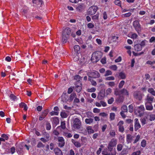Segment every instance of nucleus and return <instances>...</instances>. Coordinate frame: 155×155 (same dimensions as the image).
Wrapping results in <instances>:
<instances>
[{
  "mask_svg": "<svg viewBox=\"0 0 155 155\" xmlns=\"http://www.w3.org/2000/svg\"><path fill=\"white\" fill-rule=\"evenodd\" d=\"M71 33V29L70 28H67L64 30L62 36V41L63 43H66Z\"/></svg>",
  "mask_w": 155,
  "mask_h": 155,
  "instance_id": "nucleus-1",
  "label": "nucleus"
},
{
  "mask_svg": "<svg viewBox=\"0 0 155 155\" xmlns=\"http://www.w3.org/2000/svg\"><path fill=\"white\" fill-rule=\"evenodd\" d=\"M117 144V140L115 139L111 140L107 146L108 150L112 151V155H115L116 154L115 149L113 148V147L115 146Z\"/></svg>",
  "mask_w": 155,
  "mask_h": 155,
  "instance_id": "nucleus-2",
  "label": "nucleus"
},
{
  "mask_svg": "<svg viewBox=\"0 0 155 155\" xmlns=\"http://www.w3.org/2000/svg\"><path fill=\"white\" fill-rule=\"evenodd\" d=\"M102 53L100 51L94 52L92 54L91 60L93 63H96L101 58Z\"/></svg>",
  "mask_w": 155,
  "mask_h": 155,
  "instance_id": "nucleus-3",
  "label": "nucleus"
},
{
  "mask_svg": "<svg viewBox=\"0 0 155 155\" xmlns=\"http://www.w3.org/2000/svg\"><path fill=\"white\" fill-rule=\"evenodd\" d=\"M133 26L137 32L139 33L141 30L140 25L139 23V21L135 20L133 22Z\"/></svg>",
  "mask_w": 155,
  "mask_h": 155,
  "instance_id": "nucleus-4",
  "label": "nucleus"
},
{
  "mask_svg": "<svg viewBox=\"0 0 155 155\" xmlns=\"http://www.w3.org/2000/svg\"><path fill=\"white\" fill-rule=\"evenodd\" d=\"M81 125L80 120L77 118H75L74 120L73 126L75 129H79Z\"/></svg>",
  "mask_w": 155,
  "mask_h": 155,
  "instance_id": "nucleus-5",
  "label": "nucleus"
},
{
  "mask_svg": "<svg viewBox=\"0 0 155 155\" xmlns=\"http://www.w3.org/2000/svg\"><path fill=\"white\" fill-rule=\"evenodd\" d=\"M98 7L95 5H93L90 7L88 10L87 14L89 15H93L96 12Z\"/></svg>",
  "mask_w": 155,
  "mask_h": 155,
  "instance_id": "nucleus-6",
  "label": "nucleus"
},
{
  "mask_svg": "<svg viewBox=\"0 0 155 155\" xmlns=\"http://www.w3.org/2000/svg\"><path fill=\"white\" fill-rule=\"evenodd\" d=\"M134 109L135 112L137 113L140 116H141L143 114L144 111L145 110L143 105H141L140 106L135 107Z\"/></svg>",
  "mask_w": 155,
  "mask_h": 155,
  "instance_id": "nucleus-7",
  "label": "nucleus"
},
{
  "mask_svg": "<svg viewBox=\"0 0 155 155\" xmlns=\"http://www.w3.org/2000/svg\"><path fill=\"white\" fill-rule=\"evenodd\" d=\"M87 74L89 77L94 78H98L100 76V74L99 73L96 71H93L89 72Z\"/></svg>",
  "mask_w": 155,
  "mask_h": 155,
  "instance_id": "nucleus-8",
  "label": "nucleus"
},
{
  "mask_svg": "<svg viewBox=\"0 0 155 155\" xmlns=\"http://www.w3.org/2000/svg\"><path fill=\"white\" fill-rule=\"evenodd\" d=\"M143 95L139 91H136L134 93V97L138 100L140 101L142 100V96Z\"/></svg>",
  "mask_w": 155,
  "mask_h": 155,
  "instance_id": "nucleus-9",
  "label": "nucleus"
},
{
  "mask_svg": "<svg viewBox=\"0 0 155 155\" xmlns=\"http://www.w3.org/2000/svg\"><path fill=\"white\" fill-rule=\"evenodd\" d=\"M34 5L41 9V7L43 3L42 0H33V1Z\"/></svg>",
  "mask_w": 155,
  "mask_h": 155,
  "instance_id": "nucleus-10",
  "label": "nucleus"
},
{
  "mask_svg": "<svg viewBox=\"0 0 155 155\" xmlns=\"http://www.w3.org/2000/svg\"><path fill=\"white\" fill-rule=\"evenodd\" d=\"M75 89L76 91L78 93L80 92L82 89V84L80 81H78L76 83Z\"/></svg>",
  "mask_w": 155,
  "mask_h": 155,
  "instance_id": "nucleus-11",
  "label": "nucleus"
},
{
  "mask_svg": "<svg viewBox=\"0 0 155 155\" xmlns=\"http://www.w3.org/2000/svg\"><path fill=\"white\" fill-rule=\"evenodd\" d=\"M58 146L60 147H62L64 146L65 144L64 140V138L61 137H59L58 138Z\"/></svg>",
  "mask_w": 155,
  "mask_h": 155,
  "instance_id": "nucleus-12",
  "label": "nucleus"
},
{
  "mask_svg": "<svg viewBox=\"0 0 155 155\" xmlns=\"http://www.w3.org/2000/svg\"><path fill=\"white\" fill-rule=\"evenodd\" d=\"M124 123V122L123 121L120 120L117 124V126L118 127V130L121 133H123L124 131V128L123 126Z\"/></svg>",
  "mask_w": 155,
  "mask_h": 155,
  "instance_id": "nucleus-13",
  "label": "nucleus"
},
{
  "mask_svg": "<svg viewBox=\"0 0 155 155\" xmlns=\"http://www.w3.org/2000/svg\"><path fill=\"white\" fill-rule=\"evenodd\" d=\"M134 130L135 131H137L140 128L141 125L137 118H136L134 119Z\"/></svg>",
  "mask_w": 155,
  "mask_h": 155,
  "instance_id": "nucleus-14",
  "label": "nucleus"
},
{
  "mask_svg": "<svg viewBox=\"0 0 155 155\" xmlns=\"http://www.w3.org/2000/svg\"><path fill=\"white\" fill-rule=\"evenodd\" d=\"M85 8V5L84 4H78L76 8L77 10L80 12L82 11Z\"/></svg>",
  "mask_w": 155,
  "mask_h": 155,
  "instance_id": "nucleus-15",
  "label": "nucleus"
},
{
  "mask_svg": "<svg viewBox=\"0 0 155 155\" xmlns=\"http://www.w3.org/2000/svg\"><path fill=\"white\" fill-rule=\"evenodd\" d=\"M54 151L56 155H63L62 151L58 148H55Z\"/></svg>",
  "mask_w": 155,
  "mask_h": 155,
  "instance_id": "nucleus-16",
  "label": "nucleus"
},
{
  "mask_svg": "<svg viewBox=\"0 0 155 155\" xmlns=\"http://www.w3.org/2000/svg\"><path fill=\"white\" fill-rule=\"evenodd\" d=\"M133 138V137L130 134H127L126 135V140L128 143L131 142Z\"/></svg>",
  "mask_w": 155,
  "mask_h": 155,
  "instance_id": "nucleus-17",
  "label": "nucleus"
},
{
  "mask_svg": "<svg viewBox=\"0 0 155 155\" xmlns=\"http://www.w3.org/2000/svg\"><path fill=\"white\" fill-rule=\"evenodd\" d=\"M112 151L108 150L105 149L102 151V153L104 155H110L111 154L112 155Z\"/></svg>",
  "mask_w": 155,
  "mask_h": 155,
  "instance_id": "nucleus-18",
  "label": "nucleus"
},
{
  "mask_svg": "<svg viewBox=\"0 0 155 155\" xmlns=\"http://www.w3.org/2000/svg\"><path fill=\"white\" fill-rule=\"evenodd\" d=\"M148 43V41L145 40L142 41L140 44H137L135 45V47L138 45H140L141 47H143L145 46L146 44Z\"/></svg>",
  "mask_w": 155,
  "mask_h": 155,
  "instance_id": "nucleus-19",
  "label": "nucleus"
},
{
  "mask_svg": "<svg viewBox=\"0 0 155 155\" xmlns=\"http://www.w3.org/2000/svg\"><path fill=\"white\" fill-rule=\"evenodd\" d=\"M121 90L122 96L124 95H128L129 92L126 89H123Z\"/></svg>",
  "mask_w": 155,
  "mask_h": 155,
  "instance_id": "nucleus-20",
  "label": "nucleus"
},
{
  "mask_svg": "<svg viewBox=\"0 0 155 155\" xmlns=\"http://www.w3.org/2000/svg\"><path fill=\"white\" fill-rule=\"evenodd\" d=\"M86 129L88 134H91L93 133L94 132V130L92 129V127L88 126L86 127Z\"/></svg>",
  "mask_w": 155,
  "mask_h": 155,
  "instance_id": "nucleus-21",
  "label": "nucleus"
},
{
  "mask_svg": "<svg viewBox=\"0 0 155 155\" xmlns=\"http://www.w3.org/2000/svg\"><path fill=\"white\" fill-rule=\"evenodd\" d=\"M154 99L153 97L150 96L149 95H147V96L146 100L149 102H151L153 101Z\"/></svg>",
  "mask_w": 155,
  "mask_h": 155,
  "instance_id": "nucleus-22",
  "label": "nucleus"
},
{
  "mask_svg": "<svg viewBox=\"0 0 155 155\" xmlns=\"http://www.w3.org/2000/svg\"><path fill=\"white\" fill-rule=\"evenodd\" d=\"M20 107L21 108H23L25 110H27L28 109V107L27 105L24 103H21L19 104Z\"/></svg>",
  "mask_w": 155,
  "mask_h": 155,
  "instance_id": "nucleus-23",
  "label": "nucleus"
},
{
  "mask_svg": "<svg viewBox=\"0 0 155 155\" xmlns=\"http://www.w3.org/2000/svg\"><path fill=\"white\" fill-rule=\"evenodd\" d=\"M145 106L146 109L147 110H151L153 109V107L151 104H150L149 105L147 104V103H145Z\"/></svg>",
  "mask_w": 155,
  "mask_h": 155,
  "instance_id": "nucleus-24",
  "label": "nucleus"
},
{
  "mask_svg": "<svg viewBox=\"0 0 155 155\" xmlns=\"http://www.w3.org/2000/svg\"><path fill=\"white\" fill-rule=\"evenodd\" d=\"M114 94L116 95H118L119 96H122L121 90H119L117 89H115L114 91Z\"/></svg>",
  "mask_w": 155,
  "mask_h": 155,
  "instance_id": "nucleus-25",
  "label": "nucleus"
},
{
  "mask_svg": "<svg viewBox=\"0 0 155 155\" xmlns=\"http://www.w3.org/2000/svg\"><path fill=\"white\" fill-rule=\"evenodd\" d=\"M52 120L53 123L57 125L59 123V120L58 117H54L53 118H51Z\"/></svg>",
  "mask_w": 155,
  "mask_h": 155,
  "instance_id": "nucleus-26",
  "label": "nucleus"
},
{
  "mask_svg": "<svg viewBox=\"0 0 155 155\" xmlns=\"http://www.w3.org/2000/svg\"><path fill=\"white\" fill-rule=\"evenodd\" d=\"M108 86L113 87L115 86V83L114 81H110L107 82L106 83Z\"/></svg>",
  "mask_w": 155,
  "mask_h": 155,
  "instance_id": "nucleus-27",
  "label": "nucleus"
},
{
  "mask_svg": "<svg viewBox=\"0 0 155 155\" xmlns=\"http://www.w3.org/2000/svg\"><path fill=\"white\" fill-rule=\"evenodd\" d=\"M129 35L131 36V38L133 39H136L138 37V35L135 33L131 32L130 34H129Z\"/></svg>",
  "mask_w": 155,
  "mask_h": 155,
  "instance_id": "nucleus-28",
  "label": "nucleus"
},
{
  "mask_svg": "<svg viewBox=\"0 0 155 155\" xmlns=\"http://www.w3.org/2000/svg\"><path fill=\"white\" fill-rule=\"evenodd\" d=\"M93 119L92 118H86L85 120V122L87 124H90L93 122Z\"/></svg>",
  "mask_w": 155,
  "mask_h": 155,
  "instance_id": "nucleus-29",
  "label": "nucleus"
},
{
  "mask_svg": "<svg viewBox=\"0 0 155 155\" xmlns=\"http://www.w3.org/2000/svg\"><path fill=\"white\" fill-rule=\"evenodd\" d=\"M148 91L154 96H155V91L153 88H149L148 90Z\"/></svg>",
  "mask_w": 155,
  "mask_h": 155,
  "instance_id": "nucleus-30",
  "label": "nucleus"
},
{
  "mask_svg": "<svg viewBox=\"0 0 155 155\" xmlns=\"http://www.w3.org/2000/svg\"><path fill=\"white\" fill-rule=\"evenodd\" d=\"M121 111L127 112V106L125 105H123L121 108Z\"/></svg>",
  "mask_w": 155,
  "mask_h": 155,
  "instance_id": "nucleus-31",
  "label": "nucleus"
},
{
  "mask_svg": "<svg viewBox=\"0 0 155 155\" xmlns=\"http://www.w3.org/2000/svg\"><path fill=\"white\" fill-rule=\"evenodd\" d=\"M119 77L121 79H124L126 78V76L124 73L120 72L119 73Z\"/></svg>",
  "mask_w": 155,
  "mask_h": 155,
  "instance_id": "nucleus-32",
  "label": "nucleus"
},
{
  "mask_svg": "<svg viewBox=\"0 0 155 155\" xmlns=\"http://www.w3.org/2000/svg\"><path fill=\"white\" fill-rule=\"evenodd\" d=\"M77 95L75 93H73L70 95L69 100L71 101H72L74 98L76 97Z\"/></svg>",
  "mask_w": 155,
  "mask_h": 155,
  "instance_id": "nucleus-33",
  "label": "nucleus"
},
{
  "mask_svg": "<svg viewBox=\"0 0 155 155\" xmlns=\"http://www.w3.org/2000/svg\"><path fill=\"white\" fill-rule=\"evenodd\" d=\"M149 119L150 120L152 121L155 120V114H150L149 115Z\"/></svg>",
  "mask_w": 155,
  "mask_h": 155,
  "instance_id": "nucleus-34",
  "label": "nucleus"
},
{
  "mask_svg": "<svg viewBox=\"0 0 155 155\" xmlns=\"http://www.w3.org/2000/svg\"><path fill=\"white\" fill-rule=\"evenodd\" d=\"M115 114L114 113H111L110 114V120H114L115 119Z\"/></svg>",
  "mask_w": 155,
  "mask_h": 155,
  "instance_id": "nucleus-35",
  "label": "nucleus"
},
{
  "mask_svg": "<svg viewBox=\"0 0 155 155\" xmlns=\"http://www.w3.org/2000/svg\"><path fill=\"white\" fill-rule=\"evenodd\" d=\"M123 146L121 144H119L117 145V149L118 151H121L122 149Z\"/></svg>",
  "mask_w": 155,
  "mask_h": 155,
  "instance_id": "nucleus-36",
  "label": "nucleus"
},
{
  "mask_svg": "<svg viewBox=\"0 0 155 155\" xmlns=\"http://www.w3.org/2000/svg\"><path fill=\"white\" fill-rule=\"evenodd\" d=\"M109 68L114 71H116L117 69V67L116 65H113L110 66Z\"/></svg>",
  "mask_w": 155,
  "mask_h": 155,
  "instance_id": "nucleus-37",
  "label": "nucleus"
},
{
  "mask_svg": "<svg viewBox=\"0 0 155 155\" xmlns=\"http://www.w3.org/2000/svg\"><path fill=\"white\" fill-rule=\"evenodd\" d=\"M112 92V90L111 88H109L107 89L105 92V94L107 95L110 94Z\"/></svg>",
  "mask_w": 155,
  "mask_h": 155,
  "instance_id": "nucleus-38",
  "label": "nucleus"
},
{
  "mask_svg": "<svg viewBox=\"0 0 155 155\" xmlns=\"http://www.w3.org/2000/svg\"><path fill=\"white\" fill-rule=\"evenodd\" d=\"M131 15V13L130 12H128L126 14H122L121 15V16L123 18L124 17H130Z\"/></svg>",
  "mask_w": 155,
  "mask_h": 155,
  "instance_id": "nucleus-39",
  "label": "nucleus"
},
{
  "mask_svg": "<svg viewBox=\"0 0 155 155\" xmlns=\"http://www.w3.org/2000/svg\"><path fill=\"white\" fill-rule=\"evenodd\" d=\"M60 115L61 117L63 118H66L67 116L66 113L64 111L61 112V113Z\"/></svg>",
  "mask_w": 155,
  "mask_h": 155,
  "instance_id": "nucleus-40",
  "label": "nucleus"
},
{
  "mask_svg": "<svg viewBox=\"0 0 155 155\" xmlns=\"http://www.w3.org/2000/svg\"><path fill=\"white\" fill-rule=\"evenodd\" d=\"M146 141L145 140H143L141 143V146L143 147H145L146 146Z\"/></svg>",
  "mask_w": 155,
  "mask_h": 155,
  "instance_id": "nucleus-41",
  "label": "nucleus"
},
{
  "mask_svg": "<svg viewBox=\"0 0 155 155\" xmlns=\"http://www.w3.org/2000/svg\"><path fill=\"white\" fill-rule=\"evenodd\" d=\"M3 138H4V139L5 140H5H7L9 137L8 135L7 134H2L1 136Z\"/></svg>",
  "mask_w": 155,
  "mask_h": 155,
  "instance_id": "nucleus-42",
  "label": "nucleus"
},
{
  "mask_svg": "<svg viewBox=\"0 0 155 155\" xmlns=\"http://www.w3.org/2000/svg\"><path fill=\"white\" fill-rule=\"evenodd\" d=\"M128 110L129 112H132L134 110L133 106L132 104H130L128 106Z\"/></svg>",
  "mask_w": 155,
  "mask_h": 155,
  "instance_id": "nucleus-43",
  "label": "nucleus"
},
{
  "mask_svg": "<svg viewBox=\"0 0 155 155\" xmlns=\"http://www.w3.org/2000/svg\"><path fill=\"white\" fill-rule=\"evenodd\" d=\"M48 109L45 110L44 111L42 114V115L44 116L45 117L48 114Z\"/></svg>",
  "mask_w": 155,
  "mask_h": 155,
  "instance_id": "nucleus-44",
  "label": "nucleus"
},
{
  "mask_svg": "<svg viewBox=\"0 0 155 155\" xmlns=\"http://www.w3.org/2000/svg\"><path fill=\"white\" fill-rule=\"evenodd\" d=\"M125 84V81H121L119 83L118 87L120 88H121L122 87L123 85Z\"/></svg>",
  "mask_w": 155,
  "mask_h": 155,
  "instance_id": "nucleus-45",
  "label": "nucleus"
},
{
  "mask_svg": "<svg viewBox=\"0 0 155 155\" xmlns=\"http://www.w3.org/2000/svg\"><path fill=\"white\" fill-rule=\"evenodd\" d=\"M96 90V89L95 87H93L91 88L88 89L87 91L89 92H95Z\"/></svg>",
  "mask_w": 155,
  "mask_h": 155,
  "instance_id": "nucleus-46",
  "label": "nucleus"
},
{
  "mask_svg": "<svg viewBox=\"0 0 155 155\" xmlns=\"http://www.w3.org/2000/svg\"><path fill=\"white\" fill-rule=\"evenodd\" d=\"M115 79V78L113 76H110L106 77L105 80L106 81H111L114 80Z\"/></svg>",
  "mask_w": 155,
  "mask_h": 155,
  "instance_id": "nucleus-47",
  "label": "nucleus"
},
{
  "mask_svg": "<svg viewBox=\"0 0 155 155\" xmlns=\"http://www.w3.org/2000/svg\"><path fill=\"white\" fill-rule=\"evenodd\" d=\"M61 126L62 129H64L66 128V124L65 121H62L61 122Z\"/></svg>",
  "mask_w": 155,
  "mask_h": 155,
  "instance_id": "nucleus-48",
  "label": "nucleus"
},
{
  "mask_svg": "<svg viewBox=\"0 0 155 155\" xmlns=\"http://www.w3.org/2000/svg\"><path fill=\"white\" fill-rule=\"evenodd\" d=\"M58 113H59L58 111H52L50 112V114L51 116L58 115Z\"/></svg>",
  "mask_w": 155,
  "mask_h": 155,
  "instance_id": "nucleus-49",
  "label": "nucleus"
},
{
  "mask_svg": "<svg viewBox=\"0 0 155 155\" xmlns=\"http://www.w3.org/2000/svg\"><path fill=\"white\" fill-rule=\"evenodd\" d=\"M112 74V72L110 70H107L106 71L105 74L104 75L105 76L111 75Z\"/></svg>",
  "mask_w": 155,
  "mask_h": 155,
  "instance_id": "nucleus-50",
  "label": "nucleus"
},
{
  "mask_svg": "<svg viewBox=\"0 0 155 155\" xmlns=\"http://www.w3.org/2000/svg\"><path fill=\"white\" fill-rule=\"evenodd\" d=\"M88 80L90 81L91 83V84L94 86H95L97 85V83L96 81L93 80H91V78H89Z\"/></svg>",
  "mask_w": 155,
  "mask_h": 155,
  "instance_id": "nucleus-51",
  "label": "nucleus"
},
{
  "mask_svg": "<svg viewBox=\"0 0 155 155\" xmlns=\"http://www.w3.org/2000/svg\"><path fill=\"white\" fill-rule=\"evenodd\" d=\"M140 138V136L139 135H137V136H136V139H135V140H134V141L133 143H135L137 142L139 140Z\"/></svg>",
  "mask_w": 155,
  "mask_h": 155,
  "instance_id": "nucleus-52",
  "label": "nucleus"
},
{
  "mask_svg": "<svg viewBox=\"0 0 155 155\" xmlns=\"http://www.w3.org/2000/svg\"><path fill=\"white\" fill-rule=\"evenodd\" d=\"M114 3L115 4L118 6H120L121 4V2L119 0H116L114 1Z\"/></svg>",
  "mask_w": 155,
  "mask_h": 155,
  "instance_id": "nucleus-53",
  "label": "nucleus"
},
{
  "mask_svg": "<svg viewBox=\"0 0 155 155\" xmlns=\"http://www.w3.org/2000/svg\"><path fill=\"white\" fill-rule=\"evenodd\" d=\"M140 121L142 125L146 124V120L145 118H142L140 119Z\"/></svg>",
  "mask_w": 155,
  "mask_h": 155,
  "instance_id": "nucleus-54",
  "label": "nucleus"
},
{
  "mask_svg": "<svg viewBox=\"0 0 155 155\" xmlns=\"http://www.w3.org/2000/svg\"><path fill=\"white\" fill-rule=\"evenodd\" d=\"M44 146V145L41 142H39L37 145V147L38 148L43 147Z\"/></svg>",
  "mask_w": 155,
  "mask_h": 155,
  "instance_id": "nucleus-55",
  "label": "nucleus"
},
{
  "mask_svg": "<svg viewBox=\"0 0 155 155\" xmlns=\"http://www.w3.org/2000/svg\"><path fill=\"white\" fill-rule=\"evenodd\" d=\"M74 145L77 147H80L81 146V143L78 141H76L75 142H74Z\"/></svg>",
  "mask_w": 155,
  "mask_h": 155,
  "instance_id": "nucleus-56",
  "label": "nucleus"
},
{
  "mask_svg": "<svg viewBox=\"0 0 155 155\" xmlns=\"http://www.w3.org/2000/svg\"><path fill=\"white\" fill-rule=\"evenodd\" d=\"M100 147H101L98 149V150L97 152V155H99L101 153L102 148L103 147V146L102 145H101V146Z\"/></svg>",
  "mask_w": 155,
  "mask_h": 155,
  "instance_id": "nucleus-57",
  "label": "nucleus"
},
{
  "mask_svg": "<svg viewBox=\"0 0 155 155\" xmlns=\"http://www.w3.org/2000/svg\"><path fill=\"white\" fill-rule=\"evenodd\" d=\"M43 135H44L46 138L49 140V139L50 137V135L48 133L46 132H44L43 133Z\"/></svg>",
  "mask_w": 155,
  "mask_h": 155,
  "instance_id": "nucleus-58",
  "label": "nucleus"
},
{
  "mask_svg": "<svg viewBox=\"0 0 155 155\" xmlns=\"http://www.w3.org/2000/svg\"><path fill=\"white\" fill-rule=\"evenodd\" d=\"M100 103L101 104V106H102L103 107H105L107 106V103L104 101H101Z\"/></svg>",
  "mask_w": 155,
  "mask_h": 155,
  "instance_id": "nucleus-59",
  "label": "nucleus"
},
{
  "mask_svg": "<svg viewBox=\"0 0 155 155\" xmlns=\"http://www.w3.org/2000/svg\"><path fill=\"white\" fill-rule=\"evenodd\" d=\"M114 101V99L113 97H111L108 100V103L109 104H112Z\"/></svg>",
  "mask_w": 155,
  "mask_h": 155,
  "instance_id": "nucleus-60",
  "label": "nucleus"
},
{
  "mask_svg": "<svg viewBox=\"0 0 155 155\" xmlns=\"http://www.w3.org/2000/svg\"><path fill=\"white\" fill-rule=\"evenodd\" d=\"M140 150H138L136 152L132 153V155H140Z\"/></svg>",
  "mask_w": 155,
  "mask_h": 155,
  "instance_id": "nucleus-61",
  "label": "nucleus"
},
{
  "mask_svg": "<svg viewBox=\"0 0 155 155\" xmlns=\"http://www.w3.org/2000/svg\"><path fill=\"white\" fill-rule=\"evenodd\" d=\"M10 98L13 101H15V99H16V96L13 95V94H11L10 95Z\"/></svg>",
  "mask_w": 155,
  "mask_h": 155,
  "instance_id": "nucleus-62",
  "label": "nucleus"
},
{
  "mask_svg": "<svg viewBox=\"0 0 155 155\" xmlns=\"http://www.w3.org/2000/svg\"><path fill=\"white\" fill-rule=\"evenodd\" d=\"M127 151L126 149L124 148L121 152V154L122 155H125L127 153Z\"/></svg>",
  "mask_w": 155,
  "mask_h": 155,
  "instance_id": "nucleus-63",
  "label": "nucleus"
},
{
  "mask_svg": "<svg viewBox=\"0 0 155 155\" xmlns=\"http://www.w3.org/2000/svg\"><path fill=\"white\" fill-rule=\"evenodd\" d=\"M149 41L150 43H152L155 42V37H152L149 40Z\"/></svg>",
  "mask_w": 155,
  "mask_h": 155,
  "instance_id": "nucleus-64",
  "label": "nucleus"
}]
</instances>
